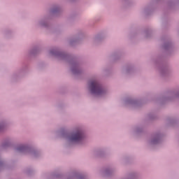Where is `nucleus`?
<instances>
[{"mask_svg": "<svg viewBox=\"0 0 179 179\" xmlns=\"http://www.w3.org/2000/svg\"><path fill=\"white\" fill-rule=\"evenodd\" d=\"M90 89L92 94H96V96L104 94V90H103L101 85L96 80L90 81Z\"/></svg>", "mask_w": 179, "mask_h": 179, "instance_id": "nucleus-1", "label": "nucleus"}, {"mask_svg": "<svg viewBox=\"0 0 179 179\" xmlns=\"http://www.w3.org/2000/svg\"><path fill=\"white\" fill-rule=\"evenodd\" d=\"M71 142H80L83 140V134L80 131L73 133L69 138Z\"/></svg>", "mask_w": 179, "mask_h": 179, "instance_id": "nucleus-2", "label": "nucleus"}, {"mask_svg": "<svg viewBox=\"0 0 179 179\" xmlns=\"http://www.w3.org/2000/svg\"><path fill=\"white\" fill-rule=\"evenodd\" d=\"M24 149H26V147L24 146H21V147H19L17 148V150H19L20 152H22V150H24Z\"/></svg>", "mask_w": 179, "mask_h": 179, "instance_id": "nucleus-3", "label": "nucleus"}]
</instances>
